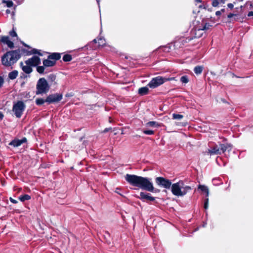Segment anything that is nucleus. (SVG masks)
Returning a JSON list of instances; mask_svg holds the SVG:
<instances>
[{
  "instance_id": "nucleus-26",
  "label": "nucleus",
  "mask_w": 253,
  "mask_h": 253,
  "mask_svg": "<svg viewBox=\"0 0 253 253\" xmlns=\"http://www.w3.org/2000/svg\"><path fill=\"white\" fill-rule=\"evenodd\" d=\"M2 2L3 3H5L6 4V6L8 7H11L13 6V3L12 1L11 0H3L2 1Z\"/></svg>"
},
{
  "instance_id": "nucleus-38",
  "label": "nucleus",
  "mask_w": 253,
  "mask_h": 253,
  "mask_svg": "<svg viewBox=\"0 0 253 253\" xmlns=\"http://www.w3.org/2000/svg\"><path fill=\"white\" fill-rule=\"evenodd\" d=\"M120 189L118 188H116L115 190V192L121 195V194L120 193Z\"/></svg>"
},
{
  "instance_id": "nucleus-23",
  "label": "nucleus",
  "mask_w": 253,
  "mask_h": 253,
  "mask_svg": "<svg viewBox=\"0 0 253 253\" xmlns=\"http://www.w3.org/2000/svg\"><path fill=\"white\" fill-rule=\"evenodd\" d=\"M203 67L201 66H197L195 67L194 71L195 74H200L203 71Z\"/></svg>"
},
{
  "instance_id": "nucleus-50",
  "label": "nucleus",
  "mask_w": 253,
  "mask_h": 253,
  "mask_svg": "<svg viewBox=\"0 0 253 253\" xmlns=\"http://www.w3.org/2000/svg\"><path fill=\"white\" fill-rule=\"evenodd\" d=\"M97 0L98 5L99 6V1L100 0Z\"/></svg>"
},
{
  "instance_id": "nucleus-51",
  "label": "nucleus",
  "mask_w": 253,
  "mask_h": 253,
  "mask_svg": "<svg viewBox=\"0 0 253 253\" xmlns=\"http://www.w3.org/2000/svg\"><path fill=\"white\" fill-rule=\"evenodd\" d=\"M178 43V42H175V45H177Z\"/></svg>"
},
{
  "instance_id": "nucleus-16",
  "label": "nucleus",
  "mask_w": 253,
  "mask_h": 253,
  "mask_svg": "<svg viewBox=\"0 0 253 253\" xmlns=\"http://www.w3.org/2000/svg\"><path fill=\"white\" fill-rule=\"evenodd\" d=\"M221 153H224L226 150H231L232 145L230 144H220Z\"/></svg>"
},
{
  "instance_id": "nucleus-45",
  "label": "nucleus",
  "mask_w": 253,
  "mask_h": 253,
  "mask_svg": "<svg viewBox=\"0 0 253 253\" xmlns=\"http://www.w3.org/2000/svg\"><path fill=\"white\" fill-rule=\"evenodd\" d=\"M235 15V14H232V13H230L228 15V18H230L231 17H232L233 16Z\"/></svg>"
},
{
  "instance_id": "nucleus-15",
  "label": "nucleus",
  "mask_w": 253,
  "mask_h": 253,
  "mask_svg": "<svg viewBox=\"0 0 253 253\" xmlns=\"http://www.w3.org/2000/svg\"><path fill=\"white\" fill-rule=\"evenodd\" d=\"M198 188L200 189L202 192L206 194V197L209 195V189L207 186L204 185H199Z\"/></svg>"
},
{
  "instance_id": "nucleus-52",
  "label": "nucleus",
  "mask_w": 253,
  "mask_h": 253,
  "mask_svg": "<svg viewBox=\"0 0 253 253\" xmlns=\"http://www.w3.org/2000/svg\"><path fill=\"white\" fill-rule=\"evenodd\" d=\"M93 42H96V39H94V40H93Z\"/></svg>"
},
{
  "instance_id": "nucleus-24",
  "label": "nucleus",
  "mask_w": 253,
  "mask_h": 253,
  "mask_svg": "<svg viewBox=\"0 0 253 253\" xmlns=\"http://www.w3.org/2000/svg\"><path fill=\"white\" fill-rule=\"evenodd\" d=\"M31 199V197L28 195H27V194H25V195H22V196H20L19 197V199L22 201V202H24L26 200H29Z\"/></svg>"
},
{
  "instance_id": "nucleus-40",
  "label": "nucleus",
  "mask_w": 253,
  "mask_h": 253,
  "mask_svg": "<svg viewBox=\"0 0 253 253\" xmlns=\"http://www.w3.org/2000/svg\"><path fill=\"white\" fill-rule=\"evenodd\" d=\"M227 6H228V7L229 8H231V9L233 8V6H233V4L232 3H228V4H227Z\"/></svg>"
},
{
  "instance_id": "nucleus-12",
  "label": "nucleus",
  "mask_w": 253,
  "mask_h": 253,
  "mask_svg": "<svg viewBox=\"0 0 253 253\" xmlns=\"http://www.w3.org/2000/svg\"><path fill=\"white\" fill-rule=\"evenodd\" d=\"M227 0H211V5L213 7H219L225 4Z\"/></svg>"
},
{
  "instance_id": "nucleus-29",
  "label": "nucleus",
  "mask_w": 253,
  "mask_h": 253,
  "mask_svg": "<svg viewBox=\"0 0 253 253\" xmlns=\"http://www.w3.org/2000/svg\"><path fill=\"white\" fill-rule=\"evenodd\" d=\"M180 81L183 83L187 84L189 82V79L186 76H183L181 77Z\"/></svg>"
},
{
  "instance_id": "nucleus-34",
  "label": "nucleus",
  "mask_w": 253,
  "mask_h": 253,
  "mask_svg": "<svg viewBox=\"0 0 253 253\" xmlns=\"http://www.w3.org/2000/svg\"><path fill=\"white\" fill-rule=\"evenodd\" d=\"M9 35L12 37H17V34L16 33V32L14 31V30H12L11 31H10L9 32Z\"/></svg>"
},
{
  "instance_id": "nucleus-25",
  "label": "nucleus",
  "mask_w": 253,
  "mask_h": 253,
  "mask_svg": "<svg viewBox=\"0 0 253 253\" xmlns=\"http://www.w3.org/2000/svg\"><path fill=\"white\" fill-rule=\"evenodd\" d=\"M72 59V56L69 54H65L63 57V60L64 62H69L71 61Z\"/></svg>"
},
{
  "instance_id": "nucleus-33",
  "label": "nucleus",
  "mask_w": 253,
  "mask_h": 253,
  "mask_svg": "<svg viewBox=\"0 0 253 253\" xmlns=\"http://www.w3.org/2000/svg\"><path fill=\"white\" fill-rule=\"evenodd\" d=\"M143 132L146 134H148V135H152L153 134H154V131L153 130H144L143 131Z\"/></svg>"
},
{
  "instance_id": "nucleus-11",
  "label": "nucleus",
  "mask_w": 253,
  "mask_h": 253,
  "mask_svg": "<svg viewBox=\"0 0 253 253\" xmlns=\"http://www.w3.org/2000/svg\"><path fill=\"white\" fill-rule=\"evenodd\" d=\"M208 153L210 155L220 154L221 153L220 147H218L217 145H216L211 149H209Z\"/></svg>"
},
{
  "instance_id": "nucleus-28",
  "label": "nucleus",
  "mask_w": 253,
  "mask_h": 253,
  "mask_svg": "<svg viewBox=\"0 0 253 253\" xmlns=\"http://www.w3.org/2000/svg\"><path fill=\"white\" fill-rule=\"evenodd\" d=\"M45 102H46L45 100L42 98H37L36 100V104L38 105H41L43 104Z\"/></svg>"
},
{
  "instance_id": "nucleus-41",
  "label": "nucleus",
  "mask_w": 253,
  "mask_h": 253,
  "mask_svg": "<svg viewBox=\"0 0 253 253\" xmlns=\"http://www.w3.org/2000/svg\"><path fill=\"white\" fill-rule=\"evenodd\" d=\"M169 46H165L164 47V51L166 52H168V51H169Z\"/></svg>"
},
{
  "instance_id": "nucleus-18",
  "label": "nucleus",
  "mask_w": 253,
  "mask_h": 253,
  "mask_svg": "<svg viewBox=\"0 0 253 253\" xmlns=\"http://www.w3.org/2000/svg\"><path fill=\"white\" fill-rule=\"evenodd\" d=\"M61 58V54L59 53H52L48 56V59L57 60Z\"/></svg>"
},
{
  "instance_id": "nucleus-10",
  "label": "nucleus",
  "mask_w": 253,
  "mask_h": 253,
  "mask_svg": "<svg viewBox=\"0 0 253 253\" xmlns=\"http://www.w3.org/2000/svg\"><path fill=\"white\" fill-rule=\"evenodd\" d=\"M141 200H146L150 201L155 200V198L150 196V194H147L144 192H140V196L138 197Z\"/></svg>"
},
{
  "instance_id": "nucleus-5",
  "label": "nucleus",
  "mask_w": 253,
  "mask_h": 253,
  "mask_svg": "<svg viewBox=\"0 0 253 253\" xmlns=\"http://www.w3.org/2000/svg\"><path fill=\"white\" fill-rule=\"evenodd\" d=\"M173 78L170 79L165 78L161 76H158L157 77L153 78L151 81L149 82L148 85L152 88H156L159 85L162 84L165 82L173 80Z\"/></svg>"
},
{
  "instance_id": "nucleus-39",
  "label": "nucleus",
  "mask_w": 253,
  "mask_h": 253,
  "mask_svg": "<svg viewBox=\"0 0 253 253\" xmlns=\"http://www.w3.org/2000/svg\"><path fill=\"white\" fill-rule=\"evenodd\" d=\"M10 201L12 203H14V204H16L17 203V201L13 199H12V198H10Z\"/></svg>"
},
{
  "instance_id": "nucleus-14",
  "label": "nucleus",
  "mask_w": 253,
  "mask_h": 253,
  "mask_svg": "<svg viewBox=\"0 0 253 253\" xmlns=\"http://www.w3.org/2000/svg\"><path fill=\"white\" fill-rule=\"evenodd\" d=\"M54 64H43L42 66H38L37 71L40 74L43 73L46 68L53 66Z\"/></svg>"
},
{
  "instance_id": "nucleus-4",
  "label": "nucleus",
  "mask_w": 253,
  "mask_h": 253,
  "mask_svg": "<svg viewBox=\"0 0 253 253\" xmlns=\"http://www.w3.org/2000/svg\"><path fill=\"white\" fill-rule=\"evenodd\" d=\"M36 94H42L46 93L49 89V86L44 78H41L37 84Z\"/></svg>"
},
{
  "instance_id": "nucleus-2",
  "label": "nucleus",
  "mask_w": 253,
  "mask_h": 253,
  "mask_svg": "<svg viewBox=\"0 0 253 253\" xmlns=\"http://www.w3.org/2000/svg\"><path fill=\"white\" fill-rule=\"evenodd\" d=\"M170 188L172 194L177 197L184 196L192 189L190 186L186 185L182 180L172 184Z\"/></svg>"
},
{
  "instance_id": "nucleus-44",
  "label": "nucleus",
  "mask_w": 253,
  "mask_h": 253,
  "mask_svg": "<svg viewBox=\"0 0 253 253\" xmlns=\"http://www.w3.org/2000/svg\"><path fill=\"white\" fill-rule=\"evenodd\" d=\"M248 16L250 17L253 16V11H250L249 12Z\"/></svg>"
},
{
  "instance_id": "nucleus-42",
  "label": "nucleus",
  "mask_w": 253,
  "mask_h": 253,
  "mask_svg": "<svg viewBox=\"0 0 253 253\" xmlns=\"http://www.w3.org/2000/svg\"><path fill=\"white\" fill-rule=\"evenodd\" d=\"M3 81L1 77H0V87L3 84Z\"/></svg>"
},
{
  "instance_id": "nucleus-36",
  "label": "nucleus",
  "mask_w": 253,
  "mask_h": 253,
  "mask_svg": "<svg viewBox=\"0 0 253 253\" xmlns=\"http://www.w3.org/2000/svg\"><path fill=\"white\" fill-rule=\"evenodd\" d=\"M200 7H203L205 9H207L208 7H209V5L207 4V3H206V4H203V6L201 5L199 6Z\"/></svg>"
},
{
  "instance_id": "nucleus-13",
  "label": "nucleus",
  "mask_w": 253,
  "mask_h": 253,
  "mask_svg": "<svg viewBox=\"0 0 253 253\" xmlns=\"http://www.w3.org/2000/svg\"><path fill=\"white\" fill-rule=\"evenodd\" d=\"M41 59L40 58L36 56H33L31 58L27 60L25 63L33 64V63H40Z\"/></svg>"
},
{
  "instance_id": "nucleus-7",
  "label": "nucleus",
  "mask_w": 253,
  "mask_h": 253,
  "mask_svg": "<svg viewBox=\"0 0 253 253\" xmlns=\"http://www.w3.org/2000/svg\"><path fill=\"white\" fill-rule=\"evenodd\" d=\"M156 183L160 187L169 189L171 186V181L163 177H157L155 178Z\"/></svg>"
},
{
  "instance_id": "nucleus-47",
  "label": "nucleus",
  "mask_w": 253,
  "mask_h": 253,
  "mask_svg": "<svg viewBox=\"0 0 253 253\" xmlns=\"http://www.w3.org/2000/svg\"><path fill=\"white\" fill-rule=\"evenodd\" d=\"M197 2H202V0H195Z\"/></svg>"
},
{
  "instance_id": "nucleus-53",
  "label": "nucleus",
  "mask_w": 253,
  "mask_h": 253,
  "mask_svg": "<svg viewBox=\"0 0 253 253\" xmlns=\"http://www.w3.org/2000/svg\"><path fill=\"white\" fill-rule=\"evenodd\" d=\"M108 131V129H106L105 130V131Z\"/></svg>"
},
{
  "instance_id": "nucleus-17",
  "label": "nucleus",
  "mask_w": 253,
  "mask_h": 253,
  "mask_svg": "<svg viewBox=\"0 0 253 253\" xmlns=\"http://www.w3.org/2000/svg\"><path fill=\"white\" fill-rule=\"evenodd\" d=\"M30 64H26V65L22 66V70L23 71L29 74L32 71V68ZM32 65H36V64H31Z\"/></svg>"
},
{
  "instance_id": "nucleus-30",
  "label": "nucleus",
  "mask_w": 253,
  "mask_h": 253,
  "mask_svg": "<svg viewBox=\"0 0 253 253\" xmlns=\"http://www.w3.org/2000/svg\"><path fill=\"white\" fill-rule=\"evenodd\" d=\"M98 45L99 46H103L105 44V40L103 38H99L98 39Z\"/></svg>"
},
{
  "instance_id": "nucleus-9",
  "label": "nucleus",
  "mask_w": 253,
  "mask_h": 253,
  "mask_svg": "<svg viewBox=\"0 0 253 253\" xmlns=\"http://www.w3.org/2000/svg\"><path fill=\"white\" fill-rule=\"evenodd\" d=\"M0 42L4 44H6L9 48H12L14 47V43L13 42L11 41L8 36H2L0 40Z\"/></svg>"
},
{
  "instance_id": "nucleus-22",
  "label": "nucleus",
  "mask_w": 253,
  "mask_h": 253,
  "mask_svg": "<svg viewBox=\"0 0 253 253\" xmlns=\"http://www.w3.org/2000/svg\"><path fill=\"white\" fill-rule=\"evenodd\" d=\"M146 125L148 126H155V127H159L161 125L159 124L158 123L155 121H151L147 123Z\"/></svg>"
},
{
  "instance_id": "nucleus-6",
  "label": "nucleus",
  "mask_w": 253,
  "mask_h": 253,
  "mask_svg": "<svg viewBox=\"0 0 253 253\" xmlns=\"http://www.w3.org/2000/svg\"><path fill=\"white\" fill-rule=\"evenodd\" d=\"M25 108V105L24 103L21 101H19L14 104L12 110L15 116L17 118H20L22 116Z\"/></svg>"
},
{
  "instance_id": "nucleus-19",
  "label": "nucleus",
  "mask_w": 253,
  "mask_h": 253,
  "mask_svg": "<svg viewBox=\"0 0 253 253\" xmlns=\"http://www.w3.org/2000/svg\"><path fill=\"white\" fill-rule=\"evenodd\" d=\"M26 141V139H23L22 140H14L11 141L10 143V145H13L14 147H18L21 145L22 143H23L24 142Z\"/></svg>"
},
{
  "instance_id": "nucleus-1",
  "label": "nucleus",
  "mask_w": 253,
  "mask_h": 253,
  "mask_svg": "<svg viewBox=\"0 0 253 253\" xmlns=\"http://www.w3.org/2000/svg\"><path fill=\"white\" fill-rule=\"evenodd\" d=\"M125 179L130 184L148 191L153 192L155 189L152 182L147 177L126 174Z\"/></svg>"
},
{
  "instance_id": "nucleus-8",
  "label": "nucleus",
  "mask_w": 253,
  "mask_h": 253,
  "mask_svg": "<svg viewBox=\"0 0 253 253\" xmlns=\"http://www.w3.org/2000/svg\"><path fill=\"white\" fill-rule=\"evenodd\" d=\"M62 95L61 94H53L49 95L47 96L45 101L48 103L57 102L61 100Z\"/></svg>"
},
{
  "instance_id": "nucleus-32",
  "label": "nucleus",
  "mask_w": 253,
  "mask_h": 253,
  "mask_svg": "<svg viewBox=\"0 0 253 253\" xmlns=\"http://www.w3.org/2000/svg\"><path fill=\"white\" fill-rule=\"evenodd\" d=\"M208 205H209V198L208 197H207V198L205 199V204H204V208L205 209H207L208 208Z\"/></svg>"
},
{
  "instance_id": "nucleus-20",
  "label": "nucleus",
  "mask_w": 253,
  "mask_h": 253,
  "mask_svg": "<svg viewBox=\"0 0 253 253\" xmlns=\"http://www.w3.org/2000/svg\"><path fill=\"white\" fill-rule=\"evenodd\" d=\"M148 90L147 87H143L139 89L138 92L141 95H144L148 93Z\"/></svg>"
},
{
  "instance_id": "nucleus-43",
  "label": "nucleus",
  "mask_w": 253,
  "mask_h": 253,
  "mask_svg": "<svg viewBox=\"0 0 253 253\" xmlns=\"http://www.w3.org/2000/svg\"><path fill=\"white\" fill-rule=\"evenodd\" d=\"M215 14L216 16H220L221 14V11H217Z\"/></svg>"
},
{
  "instance_id": "nucleus-48",
  "label": "nucleus",
  "mask_w": 253,
  "mask_h": 253,
  "mask_svg": "<svg viewBox=\"0 0 253 253\" xmlns=\"http://www.w3.org/2000/svg\"><path fill=\"white\" fill-rule=\"evenodd\" d=\"M220 11H221V13L224 12L225 11V9H222Z\"/></svg>"
},
{
  "instance_id": "nucleus-49",
  "label": "nucleus",
  "mask_w": 253,
  "mask_h": 253,
  "mask_svg": "<svg viewBox=\"0 0 253 253\" xmlns=\"http://www.w3.org/2000/svg\"><path fill=\"white\" fill-rule=\"evenodd\" d=\"M6 12L7 13H10V10H8V9H7V10H6Z\"/></svg>"
},
{
  "instance_id": "nucleus-31",
  "label": "nucleus",
  "mask_w": 253,
  "mask_h": 253,
  "mask_svg": "<svg viewBox=\"0 0 253 253\" xmlns=\"http://www.w3.org/2000/svg\"><path fill=\"white\" fill-rule=\"evenodd\" d=\"M210 26H211V25L209 24L206 23L205 26L203 27V29H199L198 30V31L200 32L201 30H208V29H209L210 28Z\"/></svg>"
},
{
  "instance_id": "nucleus-46",
  "label": "nucleus",
  "mask_w": 253,
  "mask_h": 253,
  "mask_svg": "<svg viewBox=\"0 0 253 253\" xmlns=\"http://www.w3.org/2000/svg\"><path fill=\"white\" fill-rule=\"evenodd\" d=\"M3 115L2 113H0V120H1L3 119Z\"/></svg>"
},
{
  "instance_id": "nucleus-3",
  "label": "nucleus",
  "mask_w": 253,
  "mask_h": 253,
  "mask_svg": "<svg viewBox=\"0 0 253 253\" xmlns=\"http://www.w3.org/2000/svg\"><path fill=\"white\" fill-rule=\"evenodd\" d=\"M20 55L17 51L6 52L2 57V63H14L20 58Z\"/></svg>"
},
{
  "instance_id": "nucleus-35",
  "label": "nucleus",
  "mask_w": 253,
  "mask_h": 253,
  "mask_svg": "<svg viewBox=\"0 0 253 253\" xmlns=\"http://www.w3.org/2000/svg\"><path fill=\"white\" fill-rule=\"evenodd\" d=\"M33 53H37V54H38L39 55H41V56H42V54L40 53V51L37 50V49H34L33 50Z\"/></svg>"
},
{
  "instance_id": "nucleus-27",
  "label": "nucleus",
  "mask_w": 253,
  "mask_h": 253,
  "mask_svg": "<svg viewBox=\"0 0 253 253\" xmlns=\"http://www.w3.org/2000/svg\"><path fill=\"white\" fill-rule=\"evenodd\" d=\"M183 118V116L180 114H172V118L173 119L175 120H181Z\"/></svg>"
},
{
  "instance_id": "nucleus-21",
  "label": "nucleus",
  "mask_w": 253,
  "mask_h": 253,
  "mask_svg": "<svg viewBox=\"0 0 253 253\" xmlns=\"http://www.w3.org/2000/svg\"><path fill=\"white\" fill-rule=\"evenodd\" d=\"M18 75V72L17 71H13L9 73L8 77L11 80H14L16 79Z\"/></svg>"
},
{
  "instance_id": "nucleus-37",
  "label": "nucleus",
  "mask_w": 253,
  "mask_h": 253,
  "mask_svg": "<svg viewBox=\"0 0 253 253\" xmlns=\"http://www.w3.org/2000/svg\"><path fill=\"white\" fill-rule=\"evenodd\" d=\"M42 63L43 64H44V63H51V62L48 60V59H44L42 61Z\"/></svg>"
}]
</instances>
